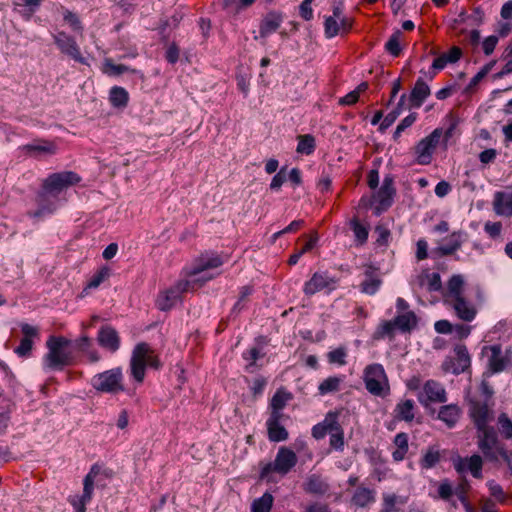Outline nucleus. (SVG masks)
Listing matches in <instances>:
<instances>
[{"label":"nucleus","mask_w":512,"mask_h":512,"mask_svg":"<svg viewBox=\"0 0 512 512\" xmlns=\"http://www.w3.org/2000/svg\"><path fill=\"white\" fill-rule=\"evenodd\" d=\"M469 415L477 428V445L485 460L499 464L505 462L512 474V450H508L500 441L493 427L489 423L493 420V411L486 402L470 401Z\"/></svg>","instance_id":"1"},{"label":"nucleus","mask_w":512,"mask_h":512,"mask_svg":"<svg viewBox=\"0 0 512 512\" xmlns=\"http://www.w3.org/2000/svg\"><path fill=\"white\" fill-rule=\"evenodd\" d=\"M223 264L219 255L205 253L199 256L191 266L185 267L183 275L185 279L179 280L169 289L161 292L157 298L156 305L162 311L170 310L181 299L185 292L201 287L213 278L207 273L208 270L217 268Z\"/></svg>","instance_id":"2"},{"label":"nucleus","mask_w":512,"mask_h":512,"mask_svg":"<svg viewBox=\"0 0 512 512\" xmlns=\"http://www.w3.org/2000/svg\"><path fill=\"white\" fill-rule=\"evenodd\" d=\"M79 181L80 177L72 171L53 173L47 177L43 182L42 191L37 196L39 208L33 213V216L39 217L55 211L59 194Z\"/></svg>","instance_id":"3"},{"label":"nucleus","mask_w":512,"mask_h":512,"mask_svg":"<svg viewBox=\"0 0 512 512\" xmlns=\"http://www.w3.org/2000/svg\"><path fill=\"white\" fill-rule=\"evenodd\" d=\"M147 367L157 370L161 367V362L150 345L141 342L134 347L130 359V373L135 381H144Z\"/></svg>","instance_id":"4"},{"label":"nucleus","mask_w":512,"mask_h":512,"mask_svg":"<svg viewBox=\"0 0 512 512\" xmlns=\"http://www.w3.org/2000/svg\"><path fill=\"white\" fill-rule=\"evenodd\" d=\"M71 341L65 337L51 336L46 345L48 353L44 357V364L49 369L61 370L73 362L72 353L66 350Z\"/></svg>","instance_id":"5"},{"label":"nucleus","mask_w":512,"mask_h":512,"mask_svg":"<svg viewBox=\"0 0 512 512\" xmlns=\"http://www.w3.org/2000/svg\"><path fill=\"white\" fill-rule=\"evenodd\" d=\"M124 376L120 367H115L95 374L91 379V386L98 392L118 394L124 391Z\"/></svg>","instance_id":"6"},{"label":"nucleus","mask_w":512,"mask_h":512,"mask_svg":"<svg viewBox=\"0 0 512 512\" xmlns=\"http://www.w3.org/2000/svg\"><path fill=\"white\" fill-rule=\"evenodd\" d=\"M365 387L375 396H385L389 392L388 378L381 364L368 365L364 370Z\"/></svg>","instance_id":"7"},{"label":"nucleus","mask_w":512,"mask_h":512,"mask_svg":"<svg viewBox=\"0 0 512 512\" xmlns=\"http://www.w3.org/2000/svg\"><path fill=\"white\" fill-rule=\"evenodd\" d=\"M296 463V454L287 447H281L277 452L275 460L263 467L261 475L262 477H265L272 472L285 475L296 465Z\"/></svg>","instance_id":"8"},{"label":"nucleus","mask_w":512,"mask_h":512,"mask_svg":"<svg viewBox=\"0 0 512 512\" xmlns=\"http://www.w3.org/2000/svg\"><path fill=\"white\" fill-rule=\"evenodd\" d=\"M440 128L433 130L428 136L421 139L414 147L416 162L420 165H428L432 161V155L442 137Z\"/></svg>","instance_id":"9"},{"label":"nucleus","mask_w":512,"mask_h":512,"mask_svg":"<svg viewBox=\"0 0 512 512\" xmlns=\"http://www.w3.org/2000/svg\"><path fill=\"white\" fill-rule=\"evenodd\" d=\"M454 354V357H447L443 361L442 370L458 375L470 367L471 359L466 346L462 344L455 346Z\"/></svg>","instance_id":"10"},{"label":"nucleus","mask_w":512,"mask_h":512,"mask_svg":"<svg viewBox=\"0 0 512 512\" xmlns=\"http://www.w3.org/2000/svg\"><path fill=\"white\" fill-rule=\"evenodd\" d=\"M418 400L424 406H428L431 402L445 403L447 393L441 383L431 379L424 383L422 391L418 395Z\"/></svg>","instance_id":"11"},{"label":"nucleus","mask_w":512,"mask_h":512,"mask_svg":"<svg viewBox=\"0 0 512 512\" xmlns=\"http://www.w3.org/2000/svg\"><path fill=\"white\" fill-rule=\"evenodd\" d=\"M98 473L99 470L93 466L83 480V494L81 496H74L70 499V503L73 505L77 512L86 511V504L89 503L92 499L94 479Z\"/></svg>","instance_id":"12"},{"label":"nucleus","mask_w":512,"mask_h":512,"mask_svg":"<svg viewBox=\"0 0 512 512\" xmlns=\"http://www.w3.org/2000/svg\"><path fill=\"white\" fill-rule=\"evenodd\" d=\"M336 282L337 281L326 272H315L312 277L305 282L303 292L307 296H312L324 289L333 290L336 287Z\"/></svg>","instance_id":"13"},{"label":"nucleus","mask_w":512,"mask_h":512,"mask_svg":"<svg viewBox=\"0 0 512 512\" xmlns=\"http://www.w3.org/2000/svg\"><path fill=\"white\" fill-rule=\"evenodd\" d=\"M483 464V458L479 454H473L469 457H459L454 462V468L460 474L470 472L474 478L482 479Z\"/></svg>","instance_id":"14"},{"label":"nucleus","mask_w":512,"mask_h":512,"mask_svg":"<svg viewBox=\"0 0 512 512\" xmlns=\"http://www.w3.org/2000/svg\"><path fill=\"white\" fill-rule=\"evenodd\" d=\"M22 151L28 156L42 158L56 154L57 145L48 140H35L30 144L24 145Z\"/></svg>","instance_id":"15"},{"label":"nucleus","mask_w":512,"mask_h":512,"mask_svg":"<svg viewBox=\"0 0 512 512\" xmlns=\"http://www.w3.org/2000/svg\"><path fill=\"white\" fill-rule=\"evenodd\" d=\"M55 43L58 46V48L61 50L62 53L67 54L71 58H73L75 61L84 63V58L82 57L80 53V49L76 43V41L70 37L69 35L65 34L64 32H59L57 35L54 36Z\"/></svg>","instance_id":"16"},{"label":"nucleus","mask_w":512,"mask_h":512,"mask_svg":"<svg viewBox=\"0 0 512 512\" xmlns=\"http://www.w3.org/2000/svg\"><path fill=\"white\" fill-rule=\"evenodd\" d=\"M447 304L453 308L457 317L465 322L473 321L477 315V309L475 306L464 296L457 297L456 299L447 302Z\"/></svg>","instance_id":"17"},{"label":"nucleus","mask_w":512,"mask_h":512,"mask_svg":"<svg viewBox=\"0 0 512 512\" xmlns=\"http://www.w3.org/2000/svg\"><path fill=\"white\" fill-rule=\"evenodd\" d=\"M97 340L99 345L110 351L116 352L120 347V337L118 332L111 326H103L98 332Z\"/></svg>","instance_id":"18"},{"label":"nucleus","mask_w":512,"mask_h":512,"mask_svg":"<svg viewBox=\"0 0 512 512\" xmlns=\"http://www.w3.org/2000/svg\"><path fill=\"white\" fill-rule=\"evenodd\" d=\"M21 331L23 333V338L21 339L19 346L15 349V353L20 357H27L32 351V339L38 336L39 330L37 327L23 323L21 324Z\"/></svg>","instance_id":"19"},{"label":"nucleus","mask_w":512,"mask_h":512,"mask_svg":"<svg viewBox=\"0 0 512 512\" xmlns=\"http://www.w3.org/2000/svg\"><path fill=\"white\" fill-rule=\"evenodd\" d=\"M493 209L497 215L512 217V193L497 191L493 197Z\"/></svg>","instance_id":"20"},{"label":"nucleus","mask_w":512,"mask_h":512,"mask_svg":"<svg viewBox=\"0 0 512 512\" xmlns=\"http://www.w3.org/2000/svg\"><path fill=\"white\" fill-rule=\"evenodd\" d=\"M395 194L393 186V179L390 176L384 178L382 186L377 192V199L379 201V207L377 210H386L392 204V199Z\"/></svg>","instance_id":"21"},{"label":"nucleus","mask_w":512,"mask_h":512,"mask_svg":"<svg viewBox=\"0 0 512 512\" xmlns=\"http://www.w3.org/2000/svg\"><path fill=\"white\" fill-rule=\"evenodd\" d=\"M461 236V232H453L444 240V243L442 245H440L433 251V253L437 254L438 256H449L454 254L457 250L461 248Z\"/></svg>","instance_id":"22"},{"label":"nucleus","mask_w":512,"mask_h":512,"mask_svg":"<svg viewBox=\"0 0 512 512\" xmlns=\"http://www.w3.org/2000/svg\"><path fill=\"white\" fill-rule=\"evenodd\" d=\"M462 414L461 408L456 404L440 407L437 418L444 422L448 428H453Z\"/></svg>","instance_id":"23"},{"label":"nucleus","mask_w":512,"mask_h":512,"mask_svg":"<svg viewBox=\"0 0 512 512\" xmlns=\"http://www.w3.org/2000/svg\"><path fill=\"white\" fill-rule=\"evenodd\" d=\"M464 278L462 275L456 274L451 276L447 283V291L444 295L445 302H450L457 297L464 296Z\"/></svg>","instance_id":"24"},{"label":"nucleus","mask_w":512,"mask_h":512,"mask_svg":"<svg viewBox=\"0 0 512 512\" xmlns=\"http://www.w3.org/2000/svg\"><path fill=\"white\" fill-rule=\"evenodd\" d=\"M430 95V88L429 86L423 81V79L419 78L409 97V100L411 102V106L415 108H419L425 99Z\"/></svg>","instance_id":"25"},{"label":"nucleus","mask_w":512,"mask_h":512,"mask_svg":"<svg viewBox=\"0 0 512 512\" xmlns=\"http://www.w3.org/2000/svg\"><path fill=\"white\" fill-rule=\"evenodd\" d=\"M283 17L277 12L268 13L260 24V36L267 37L271 33L275 32L281 25Z\"/></svg>","instance_id":"26"},{"label":"nucleus","mask_w":512,"mask_h":512,"mask_svg":"<svg viewBox=\"0 0 512 512\" xmlns=\"http://www.w3.org/2000/svg\"><path fill=\"white\" fill-rule=\"evenodd\" d=\"M381 284L382 280L380 279L379 275L374 269L369 267L365 271V279L361 283V291L363 293L373 295L377 292Z\"/></svg>","instance_id":"27"},{"label":"nucleus","mask_w":512,"mask_h":512,"mask_svg":"<svg viewBox=\"0 0 512 512\" xmlns=\"http://www.w3.org/2000/svg\"><path fill=\"white\" fill-rule=\"evenodd\" d=\"M415 403L411 399L401 400L394 409L396 419L411 422L414 417Z\"/></svg>","instance_id":"28"},{"label":"nucleus","mask_w":512,"mask_h":512,"mask_svg":"<svg viewBox=\"0 0 512 512\" xmlns=\"http://www.w3.org/2000/svg\"><path fill=\"white\" fill-rule=\"evenodd\" d=\"M305 491L311 494L322 495L329 490V485L318 475H311L305 483Z\"/></svg>","instance_id":"29"},{"label":"nucleus","mask_w":512,"mask_h":512,"mask_svg":"<svg viewBox=\"0 0 512 512\" xmlns=\"http://www.w3.org/2000/svg\"><path fill=\"white\" fill-rule=\"evenodd\" d=\"M344 376H330L324 379L318 386L319 394L326 395L328 393L337 392L340 390Z\"/></svg>","instance_id":"30"},{"label":"nucleus","mask_w":512,"mask_h":512,"mask_svg":"<svg viewBox=\"0 0 512 512\" xmlns=\"http://www.w3.org/2000/svg\"><path fill=\"white\" fill-rule=\"evenodd\" d=\"M491 352L489 357V367L492 372L497 373L505 368V359L502 357V350L499 345H493L488 348Z\"/></svg>","instance_id":"31"},{"label":"nucleus","mask_w":512,"mask_h":512,"mask_svg":"<svg viewBox=\"0 0 512 512\" xmlns=\"http://www.w3.org/2000/svg\"><path fill=\"white\" fill-rule=\"evenodd\" d=\"M374 501V492L366 487L357 488L352 497V503L358 507H365Z\"/></svg>","instance_id":"32"},{"label":"nucleus","mask_w":512,"mask_h":512,"mask_svg":"<svg viewBox=\"0 0 512 512\" xmlns=\"http://www.w3.org/2000/svg\"><path fill=\"white\" fill-rule=\"evenodd\" d=\"M396 450L392 453L395 461H402L408 452V435L404 432L398 433L394 438Z\"/></svg>","instance_id":"33"},{"label":"nucleus","mask_w":512,"mask_h":512,"mask_svg":"<svg viewBox=\"0 0 512 512\" xmlns=\"http://www.w3.org/2000/svg\"><path fill=\"white\" fill-rule=\"evenodd\" d=\"M268 437L273 442L284 441L288 438V432L282 425V422H267Z\"/></svg>","instance_id":"34"},{"label":"nucleus","mask_w":512,"mask_h":512,"mask_svg":"<svg viewBox=\"0 0 512 512\" xmlns=\"http://www.w3.org/2000/svg\"><path fill=\"white\" fill-rule=\"evenodd\" d=\"M394 322L397 329L403 332L410 331L416 325V316L413 312L409 311L398 315Z\"/></svg>","instance_id":"35"},{"label":"nucleus","mask_w":512,"mask_h":512,"mask_svg":"<svg viewBox=\"0 0 512 512\" xmlns=\"http://www.w3.org/2000/svg\"><path fill=\"white\" fill-rule=\"evenodd\" d=\"M131 71L138 73L135 69H130L128 66L123 64H115L112 59H105L103 64V72L109 76H118L125 72Z\"/></svg>","instance_id":"36"},{"label":"nucleus","mask_w":512,"mask_h":512,"mask_svg":"<svg viewBox=\"0 0 512 512\" xmlns=\"http://www.w3.org/2000/svg\"><path fill=\"white\" fill-rule=\"evenodd\" d=\"M497 429L502 438L506 440L512 439V420L506 413H501L498 416Z\"/></svg>","instance_id":"37"},{"label":"nucleus","mask_w":512,"mask_h":512,"mask_svg":"<svg viewBox=\"0 0 512 512\" xmlns=\"http://www.w3.org/2000/svg\"><path fill=\"white\" fill-rule=\"evenodd\" d=\"M273 505V496L269 493L255 499L251 506V512H270Z\"/></svg>","instance_id":"38"},{"label":"nucleus","mask_w":512,"mask_h":512,"mask_svg":"<svg viewBox=\"0 0 512 512\" xmlns=\"http://www.w3.org/2000/svg\"><path fill=\"white\" fill-rule=\"evenodd\" d=\"M110 102L115 107H125L128 102V93L122 88L115 86L110 91Z\"/></svg>","instance_id":"39"},{"label":"nucleus","mask_w":512,"mask_h":512,"mask_svg":"<svg viewBox=\"0 0 512 512\" xmlns=\"http://www.w3.org/2000/svg\"><path fill=\"white\" fill-rule=\"evenodd\" d=\"M441 459V455H440V452L431 447L429 448L425 454L423 455V457L421 458L420 460V466L423 468V469H431L433 468L437 463H439Z\"/></svg>","instance_id":"40"},{"label":"nucleus","mask_w":512,"mask_h":512,"mask_svg":"<svg viewBox=\"0 0 512 512\" xmlns=\"http://www.w3.org/2000/svg\"><path fill=\"white\" fill-rule=\"evenodd\" d=\"M315 150V138L310 135H300L298 137L297 152L310 155Z\"/></svg>","instance_id":"41"},{"label":"nucleus","mask_w":512,"mask_h":512,"mask_svg":"<svg viewBox=\"0 0 512 512\" xmlns=\"http://www.w3.org/2000/svg\"><path fill=\"white\" fill-rule=\"evenodd\" d=\"M402 37V33L400 30L395 31L387 43L385 44L386 50L393 56L397 57L401 53L400 39Z\"/></svg>","instance_id":"42"},{"label":"nucleus","mask_w":512,"mask_h":512,"mask_svg":"<svg viewBox=\"0 0 512 512\" xmlns=\"http://www.w3.org/2000/svg\"><path fill=\"white\" fill-rule=\"evenodd\" d=\"M291 398H292V396L290 393H288L282 389H279L272 397L270 407H271V409L282 410Z\"/></svg>","instance_id":"43"},{"label":"nucleus","mask_w":512,"mask_h":512,"mask_svg":"<svg viewBox=\"0 0 512 512\" xmlns=\"http://www.w3.org/2000/svg\"><path fill=\"white\" fill-rule=\"evenodd\" d=\"M502 59L505 61V65L503 66L502 70L495 75V78H502L505 75L512 73V42L503 52Z\"/></svg>","instance_id":"44"},{"label":"nucleus","mask_w":512,"mask_h":512,"mask_svg":"<svg viewBox=\"0 0 512 512\" xmlns=\"http://www.w3.org/2000/svg\"><path fill=\"white\" fill-rule=\"evenodd\" d=\"M347 349L345 347H339L335 350L330 351L327 354L329 363L338 364L343 366L346 364Z\"/></svg>","instance_id":"45"},{"label":"nucleus","mask_w":512,"mask_h":512,"mask_svg":"<svg viewBox=\"0 0 512 512\" xmlns=\"http://www.w3.org/2000/svg\"><path fill=\"white\" fill-rule=\"evenodd\" d=\"M337 418V413L330 412L326 415L324 421L321 423L328 433H333L342 429L338 423Z\"/></svg>","instance_id":"46"},{"label":"nucleus","mask_w":512,"mask_h":512,"mask_svg":"<svg viewBox=\"0 0 512 512\" xmlns=\"http://www.w3.org/2000/svg\"><path fill=\"white\" fill-rule=\"evenodd\" d=\"M325 35L328 38L336 36L340 32V26L337 19L334 17H327L325 20Z\"/></svg>","instance_id":"47"},{"label":"nucleus","mask_w":512,"mask_h":512,"mask_svg":"<svg viewBox=\"0 0 512 512\" xmlns=\"http://www.w3.org/2000/svg\"><path fill=\"white\" fill-rule=\"evenodd\" d=\"M487 486L489 488L491 496H493L501 503L505 502L506 497L503 488L498 483H496L494 480H489L487 482Z\"/></svg>","instance_id":"48"},{"label":"nucleus","mask_w":512,"mask_h":512,"mask_svg":"<svg viewBox=\"0 0 512 512\" xmlns=\"http://www.w3.org/2000/svg\"><path fill=\"white\" fill-rule=\"evenodd\" d=\"M416 118H417V114L416 113H411L408 116H406L404 119H402L401 122L398 124L396 130H395L394 138L396 139L397 137L400 136V134L405 129H407L408 127L412 126L413 123L416 121Z\"/></svg>","instance_id":"49"},{"label":"nucleus","mask_w":512,"mask_h":512,"mask_svg":"<svg viewBox=\"0 0 512 512\" xmlns=\"http://www.w3.org/2000/svg\"><path fill=\"white\" fill-rule=\"evenodd\" d=\"M470 486L466 479L462 480L461 483L455 488L454 493L457 495L458 499L462 504H466L469 502L467 497V492Z\"/></svg>","instance_id":"50"},{"label":"nucleus","mask_w":512,"mask_h":512,"mask_svg":"<svg viewBox=\"0 0 512 512\" xmlns=\"http://www.w3.org/2000/svg\"><path fill=\"white\" fill-rule=\"evenodd\" d=\"M438 493H439V497L441 499H443V500L450 499V497L454 493V490H453V487H452L451 483L449 482V480L445 479L440 482L439 487H438Z\"/></svg>","instance_id":"51"},{"label":"nucleus","mask_w":512,"mask_h":512,"mask_svg":"<svg viewBox=\"0 0 512 512\" xmlns=\"http://www.w3.org/2000/svg\"><path fill=\"white\" fill-rule=\"evenodd\" d=\"M330 434V446L336 450H342L344 447L343 430H338Z\"/></svg>","instance_id":"52"},{"label":"nucleus","mask_w":512,"mask_h":512,"mask_svg":"<svg viewBox=\"0 0 512 512\" xmlns=\"http://www.w3.org/2000/svg\"><path fill=\"white\" fill-rule=\"evenodd\" d=\"M353 231L355 234L356 239L362 244L364 243L368 238V230L358 223L357 221L353 222Z\"/></svg>","instance_id":"53"},{"label":"nucleus","mask_w":512,"mask_h":512,"mask_svg":"<svg viewBox=\"0 0 512 512\" xmlns=\"http://www.w3.org/2000/svg\"><path fill=\"white\" fill-rule=\"evenodd\" d=\"M400 113H401L400 109H394L393 111L388 113L384 117L383 121L380 124V130L384 131L388 127H390L394 123V121L397 119V117L400 115Z\"/></svg>","instance_id":"54"},{"label":"nucleus","mask_w":512,"mask_h":512,"mask_svg":"<svg viewBox=\"0 0 512 512\" xmlns=\"http://www.w3.org/2000/svg\"><path fill=\"white\" fill-rule=\"evenodd\" d=\"M287 175L285 173V169L282 168L280 171L272 178L270 183V188L272 190H279L283 183L286 181Z\"/></svg>","instance_id":"55"},{"label":"nucleus","mask_w":512,"mask_h":512,"mask_svg":"<svg viewBox=\"0 0 512 512\" xmlns=\"http://www.w3.org/2000/svg\"><path fill=\"white\" fill-rule=\"evenodd\" d=\"M428 278V290L439 291L442 287L441 277L438 273H432L427 275Z\"/></svg>","instance_id":"56"},{"label":"nucleus","mask_w":512,"mask_h":512,"mask_svg":"<svg viewBox=\"0 0 512 512\" xmlns=\"http://www.w3.org/2000/svg\"><path fill=\"white\" fill-rule=\"evenodd\" d=\"M497 43H498L497 36L492 35V36L487 37L482 43L483 52L485 53V55L492 54Z\"/></svg>","instance_id":"57"},{"label":"nucleus","mask_w":512,"mask_h":512,"mask_svg":"<svg viewBox=\"0 0 512 512\" xmlns=\"http://www.w3.org/2000/svg\"><path fill=\"white\" fill-rule=\"evenodd\" d=\"M108 277V271L102 269L89 281L87 288H97Z\"/></svg>","instance_id":"58"},{"label":"nucleus","mask_w":512,"mask_h":512,"mask_svg":"<svg viewBox=\"0 0 512 512\" xmlns=\"http://www.w3.org/2000/svg\"><path fill=\"white\" fill-rule=\"evenodd\" d=\"M396 495H385L383 500V509L382 512H398V510L395 508L396 504Z\"/></svg>","instance_id":"59"},{"label":"nucleus","mask_w":512,"mask_h":512,"mask_svg":"<svg viewBox=\"0 0 512 512\" xmlns=\"http://www.w3.org/2000/svg\"><path fill=\"white\" fill-rule=\"evenodd\" d=\"M502 224L500 222H487L485 224V231L492 237L496 238L500 235Z\"/></svg>","instance_id":"60"},{"label":"nucleus","mask_w":512,"mask_h":512,"mask_svg":"<svg viewBox=\"0 0 512 512\" xmlns=\"http://www.w3.org/2000/svg\"><path fill=\"white\" fill-rule=\"evenodd\" d=\"M435 330L441 334L453 332V325L448 320H439L435 323Z\"/></svg>","instance_id":"61"},{"label":"nucleus","mask_w":512,"mask_h":512,"mask_svg":"<svg viewBox=\"0 0 512 512\" xmlns=\"http://www.w3.org/2000/svg\"><path fill=\"white\" fill-rule=\"evenodd\" d=\"M497 156V152L495 149H486L482 151L479 155V160L483 164L491 163L495 160Z\"/></svg>","instance_id":"62"},{"label":"nucleus","mask_w":512,"mask_h":512,"mask_svg":"<svg viewBox=\"0 0 512 512\" xmlns=\"http://www.w3.org/2000/svg\"><path fill=\"white\" fill-rule=\"evenodd\" d=\"M179 58V48L176 44H171L166 51V59L169 63L174 64Z\"/></svg>","instance_id":"63"},{"label":"nucleus","mask_w":512,"mask_h":512,"mask_svg":"<svg viewBox=\"0 0 512 512\" xmlns=\"http://www.w3.org/2000/svg\"><path fill=\"white\" fill-rule=\"evenodd\" d=\"M443 54L445 55L448 63H455L460 59L462 51L459 47L453 46L447 53Z\"/></svg>","instance_id":"64"}]
</instances>
